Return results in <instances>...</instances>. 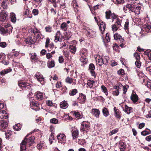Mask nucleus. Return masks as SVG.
<instances>
[{"label": "nucleus", "instance_id": "nucleus-1", "mask_svg": "<svg viewBox=\"0 0 151 151\" xmlns=\"http://www.w3.org/2000/svg\"><path fill=\"white\" fill-rule=\"evenodd\" d=\"M141 6V5L139 4L134 5L129 4L126 5L127 8H128L129 11L137 14H140Z\"/></svg>", "mask_w": 151, "mask_h": 151}, {"label": "nucleus", "instance_id": "nucleus-2", "mask_svg": "<svg viewBox=\"0 0 151 151\" xmlns=\"http://www.w3.org/2000/svg\"><path fill=\"white\" fill-rule=\"evenodd\" d=\"M89 123L86 121H83L81 123V131L87 132L90 129Z\"/></svg>", "mask_w": 151, "mask_h": 151}, {"label": "nucleus", "instance_id": "nucleus-3", "mask_svg": "<svg viewBox=\"0 0 151 151\" xmlns=\"http://www.w3.org/2000/svg\"><path fill=\"white\" fill-rule=\"evenodd\" d=\"M12 28L11 26L5 28H1L0 29V32L3 35H8L12 32Z\"/></svg>", "mask_w": 151, "mask_h": 151}, {"label": "nucleus", "instance_id": "nucleus-4", "mask_svg": "<svg viewBox=\"0 0 151 151\" xmlns=\"http://www.w3.org/2000/svg\"><path fill=\"white\" fill-rule=\"evenodd\" d=\"M37 80L40 82L42 85H43L44 84V78L42 75L40 73L37 72L35 76Z\"/></svg>", "mask_w": 151, "mask_h": 151}, {"label": "nucleus", "instance_id": "nucleus-5", "mask_svg": "<svg viewBox=\"0 0 151 151\" xmlns=\"http://www.w3.org/2000/svg\"><path fill=\"white\" fill-rule=\"evenodd\" d=\"M122 85L121 84H119L118 85H116L113 87L114 90L112 92V93L114 96H117L119 95V90Z\"/></svg>", "mask_w": 151, "mask_h": 151}, {"label": "nucleus", "instance_id": "nucleus-6", "mask_svg": "<svg viewBox=\"0 0 151 151\" xmlns=\"http://www.w3.org/2000/svg\"><path fill=\"white\" fill-rule=\"evenodd\" d=\"M57 137L59 142H61L62 144L65 143L66 136L64 134L60 133L57 135Z\"/></svg>", "mask_w": 151, "mask_h": 151}, {"label": "nucleus", "instance_id": "nucleus-7", "mask_svg": "<svg viewBox=\"0 0 151 151\" xmlns=\"http://www.w3.org/2000/svg\"><path fill=\"white\" fill-rule=\"evenodd\" d=\"M29 135V134H27L24 138V139H26V142L27 145H28L29 146H30L31 145H32L34 142L35 138L34 136H31L28 138V137Z\"/></svg>", "mask_w": 151, "mask_h": 151}, {"label": "nucleus", "instance_id": "nucleus-8", "mask_svg": "<svg viewBox=\"0 0 151 151\" xmlns=\"http://www.w3.org/2000/svg\"><path fill=\"white\" fill-rule=\"evenodd\" d=\"M19 86L22 88H29L30 87L29 83L23 81L18 82Z\"/></svg>", "mask_w": 151, "mask_h": 151}, {"label": "nucleus", "instance_id": "nucleus-9", "mask_svg": "<svg viewBox=\"0 0 151 151\" xmlns=\"http://www.w3.org/2000/svg\"><path fill=\"white\" fill-rule=\"evenodd\" d=\"M95 58L96 63L97 65L101 66L104 64L102 56L101 57L99 55H97L96 58Z\"/></svg>", "mask_w": 151, "mask_h": 151}, {"label": "nucleus", "instance_id": "nucleus-10", "mask_svg": "<svg viewBox=\"0 0 151 151\" xmlns=\"http://www.w3.org/2000/svg\"><path fill=\"white\" fill-rule=\"evenodd\" d=\"M62 40V35L61 34L60 31H58L56 33L54 41L55 42H57L58 41L61 42Z\"/></svg>", "mask_w": 151, "mask_h": 151}, {"label": "nucleus", "instance_id": "nucleus-11", "mask_svg": "<svg viewBox=\"0 0 151 151\" xmlns=\"http://www.w3.org/2000/svg\"><path fill=\"white\" fill-rule=\"evenodd\" d=\"M130 99L134 103H136L138 101V96L136 93L135 92L133 91L132 92L131 96H130Z\"/></svg>", "mask_w": 151, "mask_h": 151}, {"label": "nucleus", "instance_id": "nucleus-12", "mask_svg": "<svg viewBox=\"0 0 151 151\" xmlns=\"http://www.w3.org/2000/svg\"><path fill=\"white\" fill-rule=\"evenodd\" d=\"M114 37L115 40H117L120 42H123L124 41V40L122 36L117 33H115L114 35Z\"/></svg>", "mask_w": 151, "mask_h": 151}, {"label": "nucleus", "instance_id": "nucleus-13", "mask_svg": "<svg viewBox=\"0 0 151 151\" xmlns=\"http://www.w3.org/2000/svg\"><path fill=\"white\" fill-rule=\"evenodd\" d=\"M89 68L90 72L91 73V75L95 78L96 76L95 72L94 71V70L95 69L94 65L92 63L90 64L89 66Z\"/></svg>", "mask_w": 151, "mask_h": 151}, {"label": "nucleus", "instance_id": "nucleus-14", "mask_svg": "<svg viewBox=\"0 0 151 151\" xmlns=\"http://www.w3.org/2000/svg\"><path fill=\"white\" fill-rule=\"evenodd\" d=\"M30 105L31 109L35 110L36 111H39L40 110V108H34L33 107H32V106L36 107L39 106V104L37 101H31L30 102Z\"/></svg>", "mask_w": 151, "mask_h": 151}, {"label": "nucleus", "instance_id": "nucleus-15", "mask_svg": "<svg viewBox=\"0 0 151 151\" xmlns=\"http://www.w3.org/2000/svg\"><path fill=\"white\" fill-rule=\"evenodd\" d=\"M26 139L22 140L20 144V151H26L27 145L25 141Z\"/></svg>", "mask_w": 151, "mask_h": 151}, {"label": "nucleus", "instance_id": "nucleus-16", "mask_svg": "<svg viewBox=\"0 0 151 151\" xmlns=\"http://www.w3.org/2000/svg\"><path fill=\"white\" fill-rule=\"evenodd\" d=\"M114 110L115 116L116 118L120 119L121 116L120 111L119 109H117L116 107L114 108Z\"/></svg>", "mask_w": 151, "mask_h": 151}, {"label": "nucleus", "instance_id": "nucleus-17", "mask_svg": "<svg viewBox=\"0 0 151 151\" xmlns=\"http://www.w3.org/2000/svg\"><path fill=\"white\" fill-rule=\"evenodd\" d=\"M72 135L73 139H77L79 135V132L78 129H73L72 131Z\"/></svg>", "mask_w": 151, "mask_h": 151}, {"label": "nucleus", "instance_id": "nucleus-18", "mask_svg": "<svg viewBox=\"0 0 151 151\" xmlns=\"http://www.w3.org/2000/svg\"><path fill=\"white\" fill-rule=\"evenodd\" d=\"M86 100V96L81 93L80 94L79 97L77 99L78 101L81 104L85 102Z\"/></svg>", "mask_w": 151, "mask_h": 151}, {"label": "nucleus", "instance_id": "nucleus-19", "mask_svg": "<svg viewBox=\"0 0 151 151\" xmlns=\"http://www.w3.org/2000/svg\"><path fill=\"white\" fill-rule=\"evenodd\" d=\"M8 14L5 12H1L0 14V21L4 22L6 19Z\"/></svg>", "mask_w": 151, "mask_h": 151}, {"label": "nucleus", "instance_id": "nucleus-20", "mask_svg": "<svg viewBox=\"0 0 151 151\" xmlns=\"http://www.w3.org/2000/svg\"><path fill=\"white\" fill-rule=\"evenodd\" d=\"M87 36L89 37H92L95 36V32L91 29H89L86 32Z\"/></svg>", "mask_w": 151, "mask_h": 151}, {"label": "nucleus", "instance_id": "nucleus-21", "mask_svg": "<svg viewBox=\"0 0 151 151\" xmlns=\"http://www.w3.org/2000/svg\"><path fill=\"white\" fill-rule=\"evenodd\" d=\"M91 113L96 117H98L100 114V111L99 109H93L92 110Z\"/></svg>", "mask_w": 151, "mask_h": 151}, {"label": "nucleus", "instance_id": "nucleus-22", "mask_svg": "<svg viewBox=\"0 0 151 151\" xmlns=\"http://www.w3.org/2000/svg\"><path fill=\"white\" fill-rule=\"evenodd\" d=\"M151 29V25H149L148 24H147L143 26L141 28V29L143 30L144 31H145L148 32Z\"/></svg>", "mask_w": 151, "mask_h": 151}, {"label": "nucleus", "instance_id": "nucleus-23", "mask_svg": "<svg viewBox=\"0 0 151 151\" xmlns=\"http://www.w3.org/2000/svg\"><path fill=\"white\" fill-rule=\"evenodd\" d=\"M24 41L27 44L32 45L34 43V40L31 37H29L25 39Z\"/></svg>", "mask_w": 151, "mask_h": 151}, {"label": "nucleus", "instance_id": "nucleus-24", "mask_svg": "<svg viewBox=\"0 0 151 151\" xmlns=\"http://www.w3.org/2000/svg\"><path fill=\"white\" fill-rule=\"evenodd\" d=\"M8 126V123L4 121H2L1 122V124L0 127V129L3 131V129L6 128Z\"/></svg>", "mask_w": 151, "mask_h": 151}, {"label": "nucleus", "instance_id": "nucleus-25", "mask_svg": "<svg viewBox=\"0 0 151 151\" xmlns=\"http://www.w3.org/2000/svg\"><path fill=\"white\" fill-rule=\"evenodd\" d=\"M35 96L39 100H41L43 99V94L42 93L38 91L35 93Z\"/></svg>", "mask_w": 151, "mask_h": 151}, {"label": "nucleus", "instance_id": "nucleus-26", "mask_svg": "<svg viewBox=\"0 0 151 151\" xmlns=\"http://www.w3.org/2000/svg\"><path fill=\"white\" fill-rule=\"evenodd\" d=\"M69 48L70 51L73 54H75L76 51V46L73 45L69 46Z\"/></svg>", "mask_w": 151, "mask_h": 151}, {"label": "nucleus", "instance_id": "nucleus-27", "mask_svg": "<svg viewBox=\"0 0 151 151\" xmlns=\"http://www.w3.org/2000/svg\"><path fill=\"white\" fill-rule=\"evenodd\" d=\"M60 105L61 108L65 109L68 107V104L66 101H64L60 102Z\"/></svg>", "mask_w": 151, "mask_h": 151}, {"label": "nucleus", "instance_id": "nucleus-28", "mask_svg": "<svg viewBox=\"0 0 151 151\" xmlns=\"http://www.w3.org/2000/svg\"><path fill=\"white\" fill-rule=\"evenodd\" d=\"M151 133V130L147 128L145 129L143 131H142L141 133V134L143 136H145L147 135L150 134Z\"/></svg>", "mask_w": 151, "mask_h": 151}, {"label": "nucleus", "instance_id": "nucleus-29", "mask_svg": "<svg viewBox=\"0 0 151 151\" xmlns=\"http://www.w3.org/2000/svg\"><path fill=\"white\" fill-rule=\"evenodd\" d=\"M80 55L81 56L83 57H86L88 53L87 50L86 49L83 48L81 49L80 52Z\"/></svg>", "mask_w": 151, "mask_h": 151}, {"label": "nucleus", "instance_id": "nucleus-30", "mask_svg": "<svg viewBox=\"0 0 151 151\" xmlns=\"http://www.w3.org/2000/svg\"><path fill=\"white\" fill-rule=\"evenodd\" d=\"M10 17L11 18V21L14 23L16 22L17 18L15 14L13 12H11L10 13Z\"/></svg>", "mask_w": 151, "mask_h": 151}, {"label": "nucleus", "instance_id": "nucleus-31", "mask_svg": "<svg viewBox=\"0 0 151 151\" xmlns=\"http://www.w3.org/2000/svg\"><path fill=\"white\" fill-rule=\"evenodd\" d=\"M47 66L49 68L54 67L55 65V63L53 60L48 61L47 63Z\"/></svg>", "mask_w": 151, "mask_h": 151}, {"label": "nucleus", "instance_id": "nucleus-32", "mask_svg": "<svg viewBox=\"0 0 151 151\" xmlns=\"http://www.w3.org/2000/svg\"><path fill=\"white\" fill-rule=\"evenodd\" d=\"M28 8L26 7L24 9V14L25 15H27L28 17L30 18H31L32 17V15L31 14H29V12L28 9Z\"/></svg>", "mask_w": 151, "mask_h": 151}, {"label": "nucleus", "instance_id": "nucleus-33", "mask_svg": "<svg viewBox=\"0 0 151 151\" xmlns=\"http://www.w3.org/2000/svg\"><path fill=\"white\" fill-rule=\"evenodd\" d=\"M119 147L121 151H124V149L126 148L125 144L123 142L120 141L119 143Z\"/></svg>", "mask_w": 151, "mask_h": 151}, {"label": "nucleus", "instance_id": "nucleus-34", "mask_svg": "<svg viewBox=\"0 0 151 151\" xmlns=\"http://www.w3.org/2000/svg\"><path fill=\"white\" fill-rule=\"evenodd\" d=\"M102 112L104 115L105 117L107 116L109 114V112L108 109L105 107L103 108L102 109Z\"/></svg>", "mask_w": 151, "mask_h": 151}, {"label": "nucleus", "instance_id": "nucleus-35", "mask_svg": "<svg viewBox=\"0 0 151 151\" xmlns=\"http://www.w3.org/2000/svg\"><path fill=\"white\" fill-rule=\"evenodd\" d=\"M132 108L131 107H129L127 105H125V111L128 114H129L132 111Z\"/></svg>", "mask_w": 151, "mask_h": 151}, {"label": "nucleus", "instance_id": "nucleus-36", "mask_svg": "<svg viewBox=\"0 0 151 151\" xmlns=\"http://www.w3.org/2000/svg\"><path fill=\"white\" fill-rule=\"evenodd\" d=\"M12 70V69L10 68L7 69H4L0 72V74L1 76H4L5 74L9 72H11Z\"/></svg>", "mask_w": 151, "mask_h": 151}, {"label": "nucleus", "instance_id": "nucleus-37", "mask_svg": "<svg viewBox=\"0 0 151 151\" xmlns=\"http://www.w3.org/2000/svg\"><path fill=\"white\" fill-rule=\"evenodd\" d=\"M60 28L64 31H66L67 29V24L65 22L63 23L60 25Z\"/></svg>", "mask_w": 151, "mask_h": 151}, {"label": "nucleus", "instance_id": "nucleus-38", "mask_svg": "<svg viewBox=\"0 0 151 151\" xmlns=\"http://www.w3.org/2000/svg\"><path fill=\"white\" fill-rule=\"evenodd\" d=\"M99 27L101 32H102L103 31L104 32L106 27L105 24L103 22H101Z\"/></svg>", "mask_w": 151, "mask_h": 151}, {"label": "nucleus", "instance_id": "nucleus-39", "mask_svg": "<svg viewBox=\"0 0 151 151\" xmlns=\"http://www.w3.org/2000/svg\"><path fill=\"white\" fill-rule=\"evenodd\" d=\"M105 17L107 19H110V17L111 16V12L110 10L106 11L105 12Z\"/></svg>", "mask_w": 151, "mask_h": 151}, {"label": "nucleus", "instance_id": "nucleus-40", "mask_svg": "<svg viewBox=\"0 0 151 151\" xmlns=\"http://www.w3.org/2000/svg\"><path fill=\"white\" fill-rule=\"evenodd\" d=\"M86 57L81 56L80 59V60L81 63L84 64L86 63L87 62L88 60Z\"/></svg>", "mask_w": 151, "mask_h": 151}, {"label": "nucleus", "instance_id": "nucleus-41", "mask_svg": "<svg viewBox=\"0 0 151 151\" xmlns=\"http://www.w3.org/2000/svg\"><path fill=\"white\" fill-rule=\"evenodd\" d=\"M95 83V81L93 80H89L87 81V84L90 88H92L93 84Z\"/></svg>", "mask_w": 151, "mask_h": 151}, {"label": "nucleus", "instance_id": "nucleus-42", "mask_svg": "<svg viewBox=\"0 0 151 151\" xmlns=\"http://www.w3.org/2000/svg\"><path fill=\"white\" fill-rule=\"evenodd\" d=\"M104 64H106L109 60V57L107 56H102Z\"/></svg>", "mask_w": 151, "mask_h": 151}, {"label": "nucleus", "instance_id": "nucleus-43", "mask_svg": "<svg viewBox=\"0 0 151 151\" xmlns=\"http://www.w3.org/2000/svg\"><path fill=\"white\" fill-rule=\"evenodd\" d=\"M77 90L76 89H74L71 90L69 92V95L71 96L75 95L77 93Z\"/></svg>", "mask_w": 151, "mask_h": 151}, {"label": "nucleus", "instance_id": "nucleus-44", "mask_svg": "<svg viewBox=\"0 0 151 151\" xmlns=\"http://www.w3.org/2000/svg\"><path fill=\"white\" fill-rule=\"evenodd\" d=\"M101 89L102 91L105 93V95L107 96L108 95L107 89L106 88L104 85L101 86Z\"/></svg>", "mask_w": 151, "mask_h": 151}, {"label": "nucleus", "instance_id": "nucleus-45", "mask_svg": "<svg viewBox=\"0 0 151 151\" xmlns=\"http://www.w3.org/2000/svg\"><path fill=\"white\" fill-rule=\"evenodd\" d=\"M73 81V79L70 78L69 77H67L65 79V81L66 83L70 84Z\"/></svg>", "mask_w": 151, "mask_h": 151}, {"label": "nucleus", "instance_id": "nucleus-46", "mask_svg": "<svg viewBox=\"0 0 151 151\" xmlns=\"http://www.w3.org/2000/svg\"><path fill=\"white\" fill-rule=\"evenodd\" d=\"M75 117L77 119H79L81 118L82 117V116L81 115L80 113L78 112H75L74 113Z\"/></svg>", "mask_w": 151, "mask_h": 151}, {"label": "nucleus", "instance_id": "nucleus-47", "mask_svg": "<svg viewBox=\"0 0 151 151\" xmlns=\"http://www.w3.org/2000/svg\"><path fill=\"white\" fill-rule=\"evenodd\" d=\"M119 26H118L116 24H114L112 26V29L113 32H115L117 30Z\"/></svg>", "mask_w": 151, "mask_h": 151}, {"label": "nucleus", "instance_id": "nucleus-48", "mask_svg": "<svg viewBox=\"0 0 151 151\" xmlns=\"http://www.w3.org/2000/svg\"><path fill=\"white\" fill-rule=\"evenodd\" d=\"M145 54L147 55L149 59L151 60V50H147L145 52Z\"/></svg>", "mask_w": 151, "mask_h": 151}, {"label": "nucleus", "instance_id": "nucleus-49", "mask_svg": "<svg viewBox=\"0 0 151 151\" xmlns=\"http://www.w3.org/2000/svg\"><path fill=\"white\" fill-rule=\"evenodd\" d=\"M129 22L128 19H127L126 21L125 22L124 27V29L126 31V30H128V29L129 27Z\"/></svg>", "mask_w": 151, "mask_h": 151}, {"label": "nucleus", "instance_id": "nucleus-50", "mask_svg": "<svg viewBox=\"0 0 151 151\" xmlns=\"http://www.w3.org/2000/svg\"><path fill=\"white\" fill-rule=\"evenodd\" d=\"M134 57L136 59V60H140V55L137 52H135L134 55Z\"/></svg>", "mask_w": 151, "mask_h": 151}, {"label": "nucleus", "instance_id": "nucleus-51", "mask_svg": "<svg viewBox=\"0 0 151 151\" xmlns=\"http://www.w3.org/2000/svg\"><path fill=\"white\" fill-rule=\"evenodd\" d=\"M51 123L54 124H57L58 123V120L56 119L55 118H53L50 120V121Z\"/></svg>", "mask_w": 151, "mask_h": 151}, {"label": "nucleus", "instance_id": "nucleus-52", "mask_svg": "<svg viewBox=\"0 0 151 151\" xmlns=\"http://www.w3.org/2000/svg\"><path fill=\"white\" fill-rule=\"evenodd\" d=\"M45 29L47 32H50L52 31V27H51L48 26L45 27Z\"/></svg>", "mask_w": 151, "mask_h": 151}, {"label": "nucleus", "instance_id": "nucleus-53", "mask_svg": "<svg viewBox=\"0 0 151 151\" xmlns=\"http://www.w3.org/2000/svg\"><path fill=\"white\" fill-rule=\"evenodd\" d=\"M31 32L32 33H33L34 34V35H35V34H37L38 33H40V31L36 28L34 29H32L31 30Z\"/></svg>", "mask_w": 151, "mask_h": 151}, {"label": "nucleus", "instance_id": "nucleus-54", "mask_svg": "<svg viewBox=\"0 0 151 151\" xmlns=\"http://www.w3.org/2000/svg\"><path fill=\"white\" fill-rule=\"evenodd\" d=\"M31 58L32 59L35 60L37 59V55L35 53H33L32 54L31 57Z\"/></svg>", "mask_w": 151, "mask_h": 151}, {"label": "nucleus", "instance_id": "nucleus-55", "mask_svg": "<svg viewBox=\"0 0 151 151\" xmlns=\"http://www.w3.org/2000/svg\"><path fill=\"white\" fill-rule=\"evenodd\" d=\"M39 33H38L36 34H35V35H34V37L36 38V40L39 41L41 38Z\"/></svg>", "mask_w": 151, "mask_h": 151}, {"label": "nucleus", "instance_id": "nucleus-56", "mask_svg": "<svg viewBox=\"0 0 151 151\" xmlns=\"http://www.w3.org/2000/svg\"><path fill=\"white\" fill-rule=\"evenodd\" d=\"M2 6L4 9H6L7 8V5L6 1H3L1 4Z\"/></svg>", "mask_w": 151, "mask_h": 151}, {"label": "nucleus", "instance_id": "nucleus-57", "mask_svg": "<svg viewBox=\"0 0 151 151\" xmlns=\"http://www.w3.org/2000/svg\"><path fill=\"white\" fill-rule=\"evenodd\" d=\"M135 64L137 67L138 68L141 66V63L139 60H136L135 62Z\"/></svg>", "mask_w": 151, "mask_h": 151}, {"label": "nucleus", "instance_id": "nucleus-58", "mask_svg": "<svg viewBox=\"0 0 151 151\" xmlns=\"http://www.w3.org/2000/svg\"><path fill=\"white\" fill-rule=\"evenodd\" d=\"M19 124H17V125H16L13 126V128L16 131H19L21 129V127H19Z\"/></svg>", "mask_w": 151, "mask_h": 151}, {"label": "nucleus", "instance_id": "nucleus-59", "mask_svg": "<svg viewBox=\"0 0 151 151\" xmlns=\"http://www.w3.org/2000/svg\"><path fill=\"white\" fill-rule=\"evenodd\" d=\"M117 73L120 75H124V70L123 69H121L118 71Z\"/></svg>", "mask_w": 151, "mask_h": 151}, {"label": "nucleus", "instance_id": "nucleus-60", "mask_svg": "<svg viewBox=\"0 0 151 151\" xmlns=\"http://www.w3.org/2000/svg\"><path fill=\"white\" fill-rule=\"evenodd\" d=\"M62 86L61 82H57L56 84V87L57 88H60Z\"/></svg>", "mask_w": 151, "mask_h": 151}, {"label": "nucleus", "instance_id": "nucleus-61", "mask_svg": "<svg viewBox=\"0 0 151 151\" xmlns=\"http://www.w3.org/2000/svg\"><path fill=\"white\" fill-rule=\"evenodd\" d=\"M123 87V93H125L127 92V89L129 87V86L128 85H126L125 86H122Z\"/></svg>", "mask_w": 151, "mask_h": 151}, {"label": "nucleus", "instance_id": "nucleus-62", "mask_svg": "<svg viewBox=\"0 0 151 151\" xmlns=\"http://www.w3.org/2000/svg\"><path fill=\"white\" fill-rule=\"evenodd\" d=\"M115 23L116 24V25L118 26H119L121 25V21L120 19L117 18L116 19V22Z\"/></svg>", "mask_w": 151, "mask_h": 151}, {"label": "nucleus", "instance_id": "nucleus-63", "mask_svg": "<svg viewBox=\"0 0 151 151\" xmlns=\"http://www.w3.org/2000/svg\"><path fill=\"white\" fill-rule=\"evenodd\" d=\"M58 61L60 63H62L64 62V60L63 56H60L59 58Z\"/></svg>", "mask_w": 151, "mask_h": 151}, {"label": "nucleus", "instance_id": "nucleus-64", "mask_svg": "<svg viewBox=\"0 0 151 151\" xmlns=\"http://www.w3.org/2000/svg\"><path fill=\"white\" fill-rule=\"evenodd\" d=\"M32 13L35 15H37L38 14V10L36 9H34L32 11Z\"/></svg>", "mask_w": 151, "mask_h": 151}]
</instances>
